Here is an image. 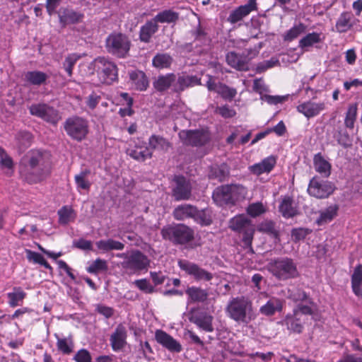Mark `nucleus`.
<instances>
[{
  "mask_svg": "<svg viewBox=\"0 0 362 362\" xmlns=\"http://www.w3.org/2000/svg\"><path fill=\"white\" fill-rule=\"evenodd\" d=\"M148 144L150 151H158L162 153H166L172 146L168 139L156 134H153L149 137Z\"/></svg>",
  "mask_w": 362,
  "mask_h": 362,
  "instance_id": "obj_33",
  "label": "nucleus"
},
{
  "mask_svg": "<svg viewBox=\"0 0 362 362\" xmlns=\"http://www.w3.org/2000/svg\"><path fill=\"white\" fill-rule=\"evenodd\" d=\"M193 220L201 226H209L212 223L211 216L209 211L206 209L199 211L197 207Z\"/></svg>",
  "mask_w": 362,
  "mask_h": 362,
  "instance_id": "obj_53",
  "label": "nucleus"
},
{
  "mask_svg": "<svg viewBox=\"0 0 362 362\" xmlns=\"http://www.w3.org/2000/svg\"><path fill=\"white\" fill-rule=\"evenodd\" d=\"M50 155L45 151L33 149L21 159L19 173L29 184L39 182L49 174Z\"/></svg>",
  "mask_w": 362,
  "mask_h": 362,
  "instance_id": "obj_1",
  "label": "nucleus"
},
{
  "mask_svg": "<svg viewBox=\"0 0 362 362\" xmlns=\"http://www.w3.org/2000/svg\"><path fill=\"white\" fill-rule=\"evenodd\" d=\"M212 198L214 202L221 206L226 204L233 205L228 185L216 187L213 192Z\"/></svg>",
  "mask_w": 362,
  "mask_h": 362,
  "instance_id": "obj_26",
  "label": "nucleus"
},
{
  "mask_svg": "<svg viewBox=\"0 0 362 362\" xmlns=\"http://www.w3.org/2000/svg\"><path fill=\"white\" fill-rule=\"evenodd\" d=\"M276 163V158L273 156H268L263 159L260 163H255L249 167L251 173L259 175L263 173H270Z\"/></svg>",
  "mask_w": 362,
  "mask_h": 362,
  "instance_id": "obj_27",
  "label": "nucleus"
},
{
  "mask_svg": "<svg viewBox=\"0 0 362 362\" xmlns=\"http://www.w3.org/2000/svg\"><path fill=\"white\" fill-rule=\"evenodd\" d=\"M229 175V170L226 164L211 165L209 172V177L223 182Z\"/></svg>",
  "mask_w": 362,
  "mask_h": 362,
  "instance_id": "obj_41",
  "label": "nucleus"
},
{
  "mask_svg": "<svg viewBox=\"0 0 362 362\" xmlns=\"http://www.w3.org/2000/svg\"><path fill=\"white\" fill-rule=\"evenodd\" d=\"M286 297L294 303L308 302L312 303L311 299L302 286L298 284H290L287 288Z\"/></svg>",
  "mask_w": 362,
  "mask_h": 362,
  "instance_id": "obj_23",
  "label": "nucleus"
},
{
  "mask_svg": "<svg viewBox=\"0 0 362 362\" xmlns=\"http://www.w3.org/2000/svg\"><path fill=\"white\" fill-rule=\"evenodd\" d=\"M335 187L332 182L320 180L319 177H313L309 182L308 193L317 199H326L334 191Z\"/></svg>",
  "mask_w": 362,
  "mask_h": 362,
  "instance_id": "obj_11",
  "label": "nucleus"
},
{
  "mask_svg": "<svg viewBox=\"0 0 362 362\" xmlns=\"http://www.w3.org/2000/svg\"><path fill=\"white\" fill-rule=\"evenodd\" d=\"M117 257L124 259L121 265L129 274H140L146 272L150 266L148 257L139 250H132L129 255L119 253Z\"/></svg>",
  "mask_w": 362,
  "mask_h": 362,
  "instance_id": "obj_5",
  "label": "nucleus"
},
{
  "mask_svg": "<svg viewBox=\"0 0 362 362\" xmlns=\"http://www.w3.org/2000/svg\"><path fill=\"white\" fill-rule=\"evenodd\" d=\"M305 321V319L301 317L300 313L293 311L292 314H288L285 318V323L288 329L298 334L303 332Z\"/></svg>",
  "mask_w": 362,
  "mask_h": 362,
  "instance_id": "obj_32",
  "label": "nucleus"
},
{
  "mask_svg": "<svg viewBox=\"0 0 362 362\" xmlns=\"http://www.w3.org/2000/svg\"><path fill=\"white\" fill-rule=\"evenodd\" d=\"M134 284L135 286L146 293H153L155 292V288L146 279L135 280Z\"/></svg>",
  "mask_w": 362,
  "mask_h": 362,
  "instance_id": "obj_62",
  "label": "nucleus"
},
{
  "mask_svg": "<svg viewBox=\"0 0 362 362\" xmlns=\"http://www.w3.org/2000/svg\"><path fill=\"white\" fill-rule=\"evenodd\" d=\"M357 116V106L356 104L351 105L346 113L344 124L346 128L353 129Z\"/></svg>",
  "mask_w": 362,
  "mask_h": 362,
  "instance_id": "obj_58",
  "label": "nucleus"
},
{
  "mask_svg": "<svg viewBox=\"0 0 362 362\" xmlns=\"http://www.w3.org/2000/svg\"><path fill=\"white\" fill-rule=\"evenodd\" d=\"M306 29L307 26L302 23L295 25L285 33L284 39L286 41H292L302 33H305Z\"/></svg>",
  "mask_w": 362,
  "mask_h": 362,
  "instance_id": "obj_52",
  "label": "nucleus"
},
{
  "mask_svg": "<svg viewBox=\"0 0 362 362\" xmlns=\"http://www.w3.org/2000/svg\"><path fill=\"white\" fill-rule=\"evenodd\" d=\"M172 62V57L166 53H158L153 57L152 60L153 66L158 69L169 68Z\"/></svg>",
  "mask_w": 362,
  "mask_h": 362,
  "instance_id": "obj_47",
  "label": "nucleus"
},
{
  "mask_svg": "<svg viewBox=\"0 0 362 362\" xmlns=\"http://www.w3.org/2000/svg\"><path fill=\"white\" fill-rule=\"evenodd\" d=\"M179 13L171 9L163 10L154 16L157 23H175L179 19Z\"/></svg>",
  "mask_w": 362,
  "mask_h": 362,
  "instance_id": "obj_42",
  "label": "nucleus"
},
{
  "mask_svg": "<svg viewBox=\"0 0 362 362\" xmlns=\"http://www.w3.org/2000/svg\"><path fill=\"white\" fill-rule=\"evenodd\" d=\"M49 76L40 71H29L24 74V81L29 85L40 86L45 84Z\"/></svg>",
  "mask_w": 362,
  "mask_h": 362,
  "instance_id": "obj_38",
  "label": "nucleus"
},
{
  "mask_svg": "<svg viewBox=\"0 0 362 362\" xmlns=\"http://www.w3.org/2000/svg\"><path fill=\"white\" fill-rule=\"evenodd\" d=\"M129 80L132 87L139 91L147 89L149 85L148 78L146 74L140 70H134L129 72Z\"/></svg>",
  "mask_w": 362,
  "mask_h": 362,
  "instance_id": "obj_28",
  "label": "nucleus"
},
{
  "mask_svg": "<svg viewBox=\"0 0 362 362\" xmlns=\"http://www.w3.org/2000/svg\"><path fill=\"white\" fill-rule=\"evenodd\" d=\"M284 303V300L276 297H272L264 305L260 307L259 312L264 315L272 316L276 313L282 311Z\"/></svg>",
  "mask_w": 362,
  "mask_h": 362,
  "instance_id": "obj_25",
  "label": "nucleus"
},
{
  "mask_svg": "<svg viewBox=\"0 0 362 362\" xmlns=\"http://www.w3.org/2000/svg\"><path fill=\"white\" fill-rule=\"evenodd\" d=\"M160 234L163 239L174 245H185L194 238V230L183 223L167 225L161 229Z\"/></svg>",
  "mask_w": 362,
  "mask_h": 362,
  "instance_id": "obj_4",
  "label": "nucleus"
},
{
  "mask_svg": "<svg viewBox=\"0 0 362 362\" xmlns=\"http://www.w3.org/2000/svg\"><path fill=\"white\" fill-rule=\"evenodd\" d=\"M279 209L282 216L286 218H293L298 214L293 199L290 197H286L283 199Z\"/></svg>",
  "mask_w": 362,
  "mask_h": 362,
  "instance_id": "obj_39",
  "label": "nucleus"
},
{
  "mask_svg": "<svg viewBox=\"0 0 362 362\" xmlns=\"http://www.w3.org/2000/svg\"><path fill=\"white\" fill-rule=\"evenodd\" d=\"M208 80L205 84L209 91H214L225 100L232 101L237 95V90L229 87L225 83L216 82L215 78L209 74L206 75Z\"/></svg>",
  "mask_w": 362,
  "mask_h": 362,
  "instance_id": "obj_14",
  "label": "nucleus"
},
{
  "mask_svg": "<svg viewBox=\"0 0 362 362\" xmlns=\"http://www.w3.org/2000/svg\"><path fill=\"white\" fill-rule=\"evenodd\" d=\"M131 40L122 33H110L105 40L107 52L118 59H125L129 55Z\"/></svg>",
  "mask_w": 362,
  "mask_h": 362,
  "instance_id": "obj_6",
  "label": "nucleus"
},
{
  "mask_svg": "<svg viewBox=\"0 0 362 362\" xmlns=\"http://www.w3.org/2000/svg\"><path fill=\"white\" fill-rule=\"evenodd\" d=\"M313 165L317 173L320 174L323 177L327 178L331 175L332 165L322 156L321 153H318L314 156Z\"/></svg>",
  "mask_w": 362,
  "mask_h": 362,
  "instance_id": "obj_34",
  "label": "nucleus"
},
{
  "mask_svg": "<svg viewBox=\"0 0 362 362\" xmlns=\"http://www.w3.org/2000/svg\"><path fill=\"white\" fill-rule=\"evenodd\" d=\"M233 204L240 199H244L247 193L246 188L241 185H228Z\"/></svg>",
  "mask_w": 362,
  "mask_h": 362,
  "instance_id": "obj_57",
  "label": "nucleus"
},
{
  "mask_svg": "<svg viewBox=\"0 0 362 362\" xmlns=\"http://www.w3.org/2000/svg\"><path fill=\"white\" fill-rule=\"evenodd\" d=\"M214 317L205 311L193 313L189 317V321L196 325L200 329L206 332H212Z\"/></svg>",
  "mask_w": 362,
  "mask_h": 362,
  "instance_id": "obj_18",
  "label": "nucleus"
},
{
  "mask_svg": "<svg viewBox=\"0 0 362 362\" xmlns=\"http://www.w3.org/2000/svg\"><path fill=\"white\" fill-rule=\"evenodd\" d=\"M321 34L313 32L308 33L299 41L298 47L301 49L309 47L313 45L321 42Z\"/></svg>",
  "mask_w": 362,
  "mask_h": 362,
  "instance_id": "obj_50",
  "label": "nucleus"
},
{
  "mask_svg": "<svg viewBox=\"0 0 362 362\" xmlns=\"http://www.w3.org/2000/svg\"><path fill=\"white\" fill-rule=\"evenodd\" d=\"M127 332L122 324H119L110 335V342L114 351H120L127 345Z\"/></svg>",
  "mask_w": 362,
  "mask_h": 362,
  "instance_id": "obj_20",
  "label": "nucleus"
},
{
  "mask_svg": "<svg viewBox=\"0 0 362 362\" xmlns=\"http://www.w3.org/2000/svg\"><path fill=\"white\" fill-rule=\"evenodd\" d=\"M312 230L305 228H296L291 230V238L294 242L304 240Z\"/></svg>",
  "mask_w": 362,
  "mask_h": 362,
  "instance_id": "obj_61",
  "label": "nucleus"
},
{
  "mask_svg": "<svg viewBox=\"0 0 362 362\" xmlns=\"http://www.w3.org/2000/svg\"><path fill=\"white\" fill-rule=\"evenodd\" d=\"M228 227L233 231L242 234L244 245L252 250V243L255 228L250 218L244 214L237 215L230 219Z\"/></svg>",
  "mask_w": 362,
  "mask_h": 362,
  "instance_id": "obj_7",
  "label": "nucleus"
},
{
  "mask_svg": "<svg viewBox=\"0 0 362 362\" xmlns=\"http://www.w3.org/2000/svg\"><path fill=\"white\" fill-rule=\"evenodd\" d=\"M339 207L334 204L328 206L324 211L320 212V216L316 220V223L319 226H322L330 222L337 215Z\"/></svg>",
  "mask_w": 362,
  "mask_h": 362,
  "instance_id": "obj_44",
  "label": "nucleus"
},
{
  "mask_svg": "<svg viewBox=\"0 0 362 362\" xmlns=\"http://www.w3.org/2000/svg\"><path fill=\"white\" fill-rule=\"evenodd\" d=\"M129 156L136 160L144 162L146 159L152 158L153 152L148 146H136L134 149L130 151Z\"/></svg>",
  "mask_w": 362,
  "mask_h": 362,
  "instance_id": "obj_46",
  "label": "nucleus"
},
{
  "mask_svg": "<svg viewBox=\"0 0 362 362\" xmlns=\"http://www.w3.org/2000/svg\"><path fill=\"white\" fill-rule=\"evenodd\" d=\"M95 245L99 250L104 252L111 250H122L124 248V243L112 238L100 240L97 241Z\"/></svg>",
  "mask_w": 362,
  "mask_h": 362,
  "instance_id": "obj_40",
  "label": "nucleus"
},
{
  "mask_svg": "<svg viewBox=\"0 0 362 362\" xmlns=\"http://www.w3.org/2000/svg\"><path fill=\"white\" fill-rule=\"evenodd\" d=\"M159 25L154 18L147 21L141 26L139 30V40L145 43L151 41L152 36L158 31Z\"/></svg>",
  "mask_w": 362,
  "mask_h": 362,
  "instance_id": "obj_31",
  "label": "nucleus"
},
{
  "mask_svg": "<svg viewBox=\"0 0 362 362\" xmlns=\"http://www.w3.org/2000/svg\"><path fill=\"white\" fill-rule=\"evenodd\" d=\"M57 338V349L63 354L69 355L74 350V341L71 336L68 337L61 338L57 334H54Z\"/></svg>",
  "mask_w": 362,
  "mask_h": 362,
  "instance_id": "obj_45",
  "label": "nucleus"
},
{
  "mask_svg": "<svg viewBox=\"0 0 362 362\" xmlns=\"http://www.w3.org/2000/svg\"><path fill=\"white\" fill-rule=\"evenodd\" d=\"M267 206L262 202H257L252 203L247 207V214L252 218H256L267 211Z\"/></svg>",
  "mask_w": 362,
  "mask_h": 362,
  "instance_id": "obj_56",
  "label": "nucleus"
},
{
  "mask_svg": "<svg viewBox=\"0 0 362 362\" xmlns=\"http://www.w3.org/2000/svg\"><path fill=\"white\" fill-rule=\"evenodd\" d=\"M64 129L67 135L73 140L81 141L86 138L88 134V122L83 117L72 116L65 120Z\"/></svg>",
  "mask_w": 362,
  "mask_h": 362,
  "instance_id": "obj_9",
  "label": "nucleus"
},
{
  "mask_svg": "<svg viewBox=\"0 0 362 362\" xmlns=\"http://www.w3.org/2000/svg\"><path fill=\"white\" fill-rule=\"evenodd\" d=\"M107 269V261L98 258L87 267L86 270L90 274H97L100 272H106Z\"/></svg>",
  "mask_w": 362,
  "mask_h": 362,
  "instance_id": "obj_55",
  "label": "nucleus"
},
{
  "mask_svg": "<svg viewBox=\"0 0 362 362\" xmlns=\"http://www.w3.org/2000/svg\"><path fill=\"white\" fill-rule=\"evenodd\" d=\"M178 136L184 145L194 147L203 146L211 139L209 132L204 129L182 130Z\"/></svg>",
  "mask_w": 362,
  "mask_h": 362,
  "instance_id": "obj_10",
  "label": "nucleus"
},
{
  "mask_svg": "<svg viewBox=\"0 0 362 362\" xmlns=\"http://www.w3.org/2000/svg\"><path fill=\"white\" fill-rule=\"evenodd\" d=\"M191 34L194 37V42L196 43V47L206 46L211 42V38L206 28L203 27L199 22L191 31Z\"/></svg>",
  "mask_w": 362,
  "mask_h": 362,
  "instance_id": "obj_36",
  "label": "nucleus"
},
{
  "mask_svg": "<svg viewBox=\"0 0 362 362\" xmlns=\"http://www.w3.org/2000/svg\"><path fill=\"white\" fill-rule=\"evenodd\" d=\"M296 109L298 112L310 119L318 115L323 111L325 109V103H317L309 100L298 105Z\"/></svg>",
  "mask_w": 362,
  "mask_h": 362,
  "instance_id": "obj_22",
  "label": "nucleus"
},
{
  "mask_svg": "<svg viewBox=\"0 0 362 362\" xmlns=\"http://www.w3.org/2000/svg\"><path fill=\"white\" fill-rule=\"evenodd\" d=\"M201 84V79L196 76L181 73L176 75V80L173 86V93H180L187 88Z\"/></svg>",
  "mask_w": 362,
  "mask_h": 362,
  "instance_id": "obj_19",
  "label": "nucleus"
},
{
  "mask_svg": "<svg viewBox=\"0 0 362 362\" xmlns=\"http://www.w3.org/2000/svg\"><path fill=\"white\" fill-rule=\"evenodd\" d=\"M81 58V56L77 54H69L64 59L63 62V68L67 73L69 76H71L73 74V68L78 62V60Z\"/></svg>",
  "mask_w": 362,
  "mask_h": 362,
  "instance_id": "obj_59",
  "label": "nucleus"
},
{
  "mask_svg": "<svg viewBox=\"0 0 362 362\" xmlns=\"http://www.w3.org/2000/svg\"><path fill=\"white\" fill-rule=\"evenodd\" d=\"M257 10V4L256 0H248V1L244 4L237 7L233 10L229 16L228 17V21L231 24H235L242 21L245 17L247 16L252 11Z\"/></svg>",
  "mask_w": 362,
  "mask_h": 362,
  "instance_id": "obj_16",
  "label": "nucleus"
},
{
  "mask_svg": "<svg viewBox=\"0 0 362 362\" xmlns=\"http://www.w3.org/2000/svg\"><path fill=\"white\" fill-rule=\"evenodd\" d=\"M227 64L238 71H246L249 70V65L243 58L242 54H238L235 52H230L226 56Z\"/></svg>",
  "mask_w": 362,
  "mask_h": 362,
  "instance_id": "obj_37",
  "label": "nucleus"
},
{
  "mask_svg": "<svg viewBox=\"0 0 362 362\" xmlns=\"http://www.w3.org/2000/svg\"><path fill=\"white\" fill-rule=\"evenodd\" d=\"M176 80V74L173 73L159 75L153 82L154 89L159 93H164L171 88L173 92V86Z\"/></svg>",
  "mask_w": 362,
  "mask_h": 362,
  "instance_id": "obj_24",
  "label": "nucleus"
},
{
  "mask_svg": "<svg viewBox=\"0 0 362 362\" xmlns=\"http://www.w3.org/2000/svg\"><path fill=\"white\" fill-rule=\"evenodd\" d=\"M229 318L239 324H248L255 317L252 300L246 296L232 298L226 308Z\"/></svg>",
  "mask_w": 362,
  "mask_h": 362,
  "instance_id": "obj_2",
  "label": "nucleus"
},
{
  "mask_svg": "<svg viewBox=\"0 0 362 362\" xmlns=\"http://www.w3.org/2000/svg\"><path fill=\"white\" fill-rule=\"evenodd\" d=\"M258 230L267 233L274 238H278L279 231L276 228L275 223L272 221L266 220L258 226Z\"/></svg>",
  "mask_w": 362,
  "mask_h": 362,
  "instance_id": "obj_54",
  "label": "nucleus"
},
{
  "mask_svg": "<svg viewBox=\"0 0 362 362\" xmlns=\"http://www.w3.org/2000/svg\"><path fill=\"white\" fill-rule=\"evenodd\" d=\"M90 174V170L84 169L80 172L79 174L76 175L74 177L75 182L77 188L89 190L91 183L87 180V177Z\"/></svg>",
  "mask_w": 362,
  "mask_h": 362,
  "instance_id": "obj_48",
  "label": "nucleus"
},
{
  "mask_svg": "<svg viewBox=\"0 0 362 362\" xmlns=\"http://www.w3.org/2000/svg\"><path fill=\"white\" fill-rule=\"evenodd\" d=\"M59 23L62 27L69 24H77L82 22L83 13L76 11L70 7H61L57 12Z\"/></svg>",
  "mask_w": 362,
  "mask_h": 362,
  "instance_id": "obj_17",
  "label": "nucleus"
},
{
  "mask_svg": "<svg viewBox=\"0 0 362 362\" xmlns=\"http://www.w3.org/2000/svg\"><path fill=\"white\" fill-rule=\"evenodd\" d=\"M93 63L102 83L110 85L118 80V68L114 62L105 57H98Z\"/></svg>",
  "mask_w": 362,
  "mask_h": 362,
  "instance_id": "obj_8",
  "label": "nucleus"
},
{
  "mask_svg": "<svg viewBox=\"0 0 362 362\" xmlns=\"http://www.w3.org/2000/svg\"><path fill=\"white\" fill-rule=\"evenodd\" d=\"M195 212L196 206L189 204H183L174 209L173 216L177 221H185L187 218L193 219Z\"/></svg>",
  "mask_w": 362,
  "mask_h": 362,
  "instance_id": "obj_35",
  "label": "nucleus"
},
{
  "mask_svg": "<svg viewBox=\"0 0 362 362\" xmlns=\"http://www.w3.org/2000/svg\"><path fill=\"white\" fill-rule=\"evenodd\" d=\"M13 290L7 293V297L10 307L15 308L21 305L27 294L21 287H14Z\"/></svg>",
  "mask_w": 362,
  "mask_h": 362,
  "instance_id": "obj_43",
  "label": "nucleus"
},
{
  "mask_svg": "<svg viewBox=\"0 0 362 362\" xmlns=\"http://www.w3.org/2000/svg\"><path fill=\"white\" fill-rule=\"evenodd\" d=\"M187 296L188 303H204L209 297V292L206 289L198 286H188L185 290Z\"/></svg>",
  "mask_w": 362,
  "mask_h": 362,
  "instance_id": "obj_30",
  "label": "nucleus"
},
{
  "mask_svg": "<svg viewBox=\"0 0 362 362\" xmlns=\"http://www.w3.org/2000/svg\"><path fill=\"white\" fill-rule=\"evenodd\" d=\"M268 271L279 281H287L300 276L296 262L288 257L272 259L268 264Z\"/></svg>",
  "mask_w": 362,
  "mask_h": 362,
  "instance_id": "obj_3",
  "label": "nucleus"
},
{
  "mask_svg": "<svg viewBox=\"0 0 362 362\" xmlns=\"http://www.w3.org/2000/svg\"><path fill=\"white\" fill-rule=\"evenodd\" d=\"M173 182L172 196L174 199L177 202L189 199L192 189L190 181L184 176L178 175L174 177Z\"/></svg>",
  "mask_w": 362,
  "mask_h": 362,
  "instance_id": "obj_13",
  "label": "nucleus"
},
{
  "mask_svg": "<svg viewBox=\"0 0 362 362\" xmlns=\"http://www.w3.org/2000/svg\"><path fill=\"white\" fill-rule=\"evenodd\" d=\"M155 338L158 344L171 352L179 353L182 351L181 344L163 330H157L155 334Z\"/></svg>",
  "mask_w": 362,
  "mask_h": 362,
  "instance_id": "obj_21",
  "label": "nucleus"
},
{
  "mask_svg": "<svg viewBox=\"0 0 362 362\" xmlns=\"http://www.w3.org/2000/svg\"><path fill=\"white\" fill-rule=\"evenodd\" d=\"M74 213V210L66 206H63L62 209H60L58 211V215H59V222L62 225H66L68 224L72 218V214Z\"/></svg>",
  "mask_w": 362,
  "mask_h": 362,
  "instance_id": "obj_60",
  "label": "nucleus"
},
{
  "mask_svg": "<svg viewBox=\"0 0 362 362\" xmlns=\"http://www.w3.org/2000/svg\"><path fill=\"white\" fill-rule=\"evenodd\" d=\"M16 139L20 150L24 151L30 146L33 141V135L29 132L21 131L16 134Z\"/></svg>",
  "mask_w": 362,
  "mask_h": 362,
  "instance_id": "obj_51",
  "label": "nucleus"
},
{
  "mask_svg": "<svg viewBox=\"0 0 362 362\" xmlns=\"http://www.w3.org/2000/svg\"><path fill=\"white\" fill-rule=\"evenodd\" d=\"M26 257L29 262H33L35 264H40L45 267L46 269L52 271L51 265L45 259L44 257L36 252L30 250H25Z\"/></svg>",
  "mask_w": 362,
  "mask_h": 362,
  "instance_id": "obj_49",
  "label": "nucleus"
},
{
  "mask_svg": "<svg viewBox=\"0 0 362 362\" xmlns=\"http://www.w3.org/2000/svg\"><path fill=\"white\" fill-rule=\"evenodd\" d=\"M0 165L1 168H6L12 170L13 168V161L5 150L0 146Z\"/></svg>",
  "mask_w": 362,
  "mask_h": 362,
  "instance_id": "obj_63",
  "label": "nucleus"
},
{
  "mask_svg": "<svg viewBox=\"0 0 362 362\" xmlns=\"http://www.w3.org/2000/svg\"><path fill=\"white\" fill-rule=\"evenodd\" d=\"M28 109L31 115L53 124H56L61 119L59 111L46 103L33 104Z\"/></svg>",
  "mask_w": 362,
  "mask_h": 362,
  "instance_id": "obj_12",
  "label": "nucleus"
},
{
  "mask_svg": "<svg viewBox=\"0 0 362 362\" xmlns=\"http://www.w3.org/2000/svg\"><path fill=\"white\" fill-rule=\"evenodd\" d=\"M215 112L226 119L232 118L236 115L235 110L233 108H230L228 105L218 106L216 108Z\"/></svg>",
  "mask_w": 362,
  "mask_h": 362,
  "instance_id": "obj_64",
  "label": "nucleus"
},
{
  "mask_svg": "<svg viewBox=\"0 0 362 362\" xmlns=\"http://www.w3.org/2000/svg\"><path fill=\"white\" fill-rule=\"evenodd\" d=\"M356 18L351 12L345 11L340 14L337 20L335 29L339 33L351 30L355 25Z\"/></svg>",
  "mask_w": 362,
  "mask_h": 362,
  "instance_id": "obj_29",
  "label": "nucleus"
},
{
  "mask_svg": "<svg viewBox=\"0 0 362 362\" xmlns=\"http://www.w3.org/2000/svg\"><path fill=\"white\" fill-rule=\"evenodd\" d=\"M179 266L182 271L192 276L197 281H209L214 277L213 274L211 272L202 268L198 264L189 261H180Z\"/></svg>",
  "mask_w": 362,
  "mask_h": 362,
  "instance_id": "obj_15",
  "label": "nucleus"
}]
</instances>
